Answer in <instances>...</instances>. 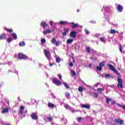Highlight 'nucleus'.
I'll return each mask as SVG.
<instances>
[{
	"label": "nucleus",
	"mask_w": 125,
	"mask_h": 125,
	"mask_svg": "<svg viewBox=\"0 0 125 125\" xmlns=\"http://www.w3.org/2000/svg\"><path fill=\"white\" fill-rule=\"evenodd\" d=\"M89 67H91V66H92L91 63H89Z\"/></svg>",
	"instance_id": "obj_54"
},
{
	"label": "nucleus",
	"mask_w": 125,
	"mask_h": 125,
	"mask_svg": "<svg viewBox=\"0 0 125 125\" xmlns=\"http://www.w3.org/2000/svg\"><path fill=\"white\" fill-rule=\"evenodd\" d=\"M112 78V76L111 75V74H106L105 75V79H110V78Z\"/></svg>",
	"instance_id": "obj_29"
},
{
	"label": "nucleus",
	"mask_w": 125,
	"mask_h": 125,
	"mask_svg": "<svg viewBox=\"0 0 125 125\" xmlns=\"http://www.w3.org/2000/svg\"><path fill=\"white\" fill-rule=\"evenodd\" d=\"M70 24H71V25H74L75 22H71Z\"/></svg>",
	"instance_id": "obj_51"
},
{
	"label": "nucleus",
	"mask_w": 125,
	"mask_h": 125,
	"mask_svg": "<svg viewBox=\"0 0 125 125\" xmlns=\"http://www.w3.org/2000/svg\"><path fill=\"white\" fill-rule=\"evenodd\" d=\"M65 97H66V98H70V93L66 92L65 93Z\"/></svg>",
	"instance_id": "obj_36"
},
{
	"label": "nucleus",
	"mask_w": 125,
	"mask_h": 125,
	"mask_svg": "<svg viewBox=\"0 0 125 125\" xmlns=\"http://www.w3.org/2000/svg\"><path fill=\"white\" fill-rule=\"evenodd\" d=\"M47 119L49 122H52V116H50L49 117H48Z\"/></svg>",
	"instance_id": "obj_37"
},
{
	"label": "nucleus",
	"mask_w": 125,
	"mask_h": 125,
	"mask_svg": "<svg viewBox=\"0 0 125 125\" xmlns=\"http://www.w3.org/2000/svg\"><path fill=\"white\" fill-rule=\"evenodd\" d=\"M18 55L20 60L28 59V57L22 53H19Z\"/></svg>",
	"instance_id": "obj_2"
},
{
	"label": "nucleus",
	"mask_w": 125,
	"mask_h": 125,
	"mask_svg": "<svg viewBox=\"0 0 125 125\" xmlns=\"http://www.w3.org/2000/svg\"><path fill=\"white\" fill-rule=\"evenodd\" d=\"M74 42V39H68L67 40L66 42L67 44H70V43H72Z\"/></svg>",
	"instance_id": "obj_21"
},
{
	"label": "nucleus",
	"mask_w": 125,
	"mask_h": 125,
	"mask_svg": "<svg viewBox=\"0 0 125 125\" xmlns=\"http://www.w3.org/2000/svg\"><path fill=\"white\" fill-rule=\"evenodd\" d=\"M85 32L87 34V35H89V31H88L87 29H85Z\"/></svg>",
	"instance_id": "obj_45"
},
{
	"label": "nucleus",
	"mask_w": 125,
	"mask_h": 125,
	"mask_svg": "<svg viewBox=\"0 0 125 125\" xmlns=\"http://www.w3.org/2000/svg\"><path fill=\"white\" fill-rule=\"evenodd\" d=\"M117 105H118V107H121V108H123V105H122V104H118Z\"/></svg>",
	"instance_id": "obj_48"
},
{
	"label": "nucleus",
	"mask_w": 125,
	"mask_h": 125,
	"mask_svg": "<svg viewBox=\"0 0 125 125\" xmlns=\"http://www.w3.org/2000/svg\"><path fill=\"white\" fill-rule=\"evenodd\" d=\"M19 46L22 47V46H25L26 45V43L24 42H21L19 43Z\"/></svg>",
	"instance_id": "obj_20"
},
{
	"label": "nucleus",
	"mask_w": 125,
	"mask_h": 125,
	"mask_svg": "<svg viewBox=\"0 0 125 125\" xmlns=\"http://www.w3.org/2000/svg\"><path fill=\"white\" fill-rule=\"evenodd\" d=\"M40 25L41 26V27H42V28H45V27L47 26V24H46V22L44 21H42Z\"/></svg>",
	"instance_id": "obj_17"
},
{
	"label": "nucleus",
	"mask_w": 125,
	"mask_h": 125,
	"mask_svg": "<svg viewBox=\"0 0 125 125\" xmlns=\"http://www.w3.org/2000/svg\"><path fill=\"white\" fill-rule=\"evenodd\" d=\"M24 109H25V107L24 106H21L20 107V111H19V113L21 115H23V113H24Z\"/></svg>",
	"instance_id": "obj_11"
},
{
	"label": "nucleus",
	"mask_w": 125,
	"mask_h": 125,
	"mask_svg": "<svg viewBox=\"0 0 125 125\" xmlns=\"http://www.w3.org/2000/svg\"><path fill=\"white\" fill-rule=\"evenodd\" d=\"M58 77L59 78L60 80H62V75H61V74H58Z\"/></svg>",
	"instance_id": "obj_43"
},
{
	"label": "nucleus",
	"mask_w": 125,
	"mask_h": 125,
	"mask_svg": "<svg viewBox=\"0 0 125 125\" xmlns=\"http://www.w3.org/2000/svg\"><path fill=\"white\" fill-rule=\"evenodd\" d=\"M45 42H46V40H45V39L42 38V39H41L42 43H45Z\"/></svg>",
	"instance_id": "obj_34"
},
{
	"label": "nucleus",
	"mask_w": 125,
	"mask_h": 125,
	"mask_svg": "<svg viewBox=\"0 0 125 125\" xmlns=\"http://www.w3.org/2000/svg\"><path fill=\"white\" fill-rule=\"evenodd\" d=\"M64 32L62 33V36H66L67 32H68L69 30L67 28H64Z\"/></svg>",
	"instance_id": "obj_23"
},
{
	"label": "nucleus",
	"mask_w": 125,
	"mask_h": 125,
	"mask_svg": "<svg viewBox=\"0 0 125 125\" xmlns=\"http://www.w3.org/2000/svg\"><path fill=\"white\" fill-rule=\"evenodd\" d=\"M78 26H79V24L78 23H76V24H73L71 28L72 29H75V28H77V27H78Z\"/></svg>",
	"instance_id": "obj_31"
},
{
	"label": "nucleus",
	"mask_w": 125,
	"mask_h": 125,
	"mask_svg": "<svg viewBox=\"0 0 125 125\" xmlns=\"http://www.w3.org/2000/svg\"><path fill=\"white\" fill-rule=\"evenodd\" d=\"M48 107H49V108H53L54 107H55V105L51 103H48Z\"/></svg>",
	"instance_id": "obj_18"
},
{
	"label": "nucleus",
	"mask_w": 125,
	"mask_h": 125,
	"mask_svg": "<svg viewBox=\"0 0 125 125\" xmlns=\"http://www.w3.org/2000/svg\"><path fill=\"white\" fill-rule=\"evenodd\" d=\"M30 117L32 120H34L35 121H38V120H39V117L38 116V113H37V112L32 113Z\"/></svg>",
	"instance_id": "obj_6"
},
{
	"label": "nucleus",
	"mask_w": 125,
	"mask_h": 125,
	"mask_svg": "<svg viewBox=\"0 0 125 125\" xmlns=\"http://www.w3.org/2000/svg\"><path fill=\"white\" fill-rule=\"evenodd\" d=\"M52 83L56 84V85H57L58 86H59L62 84L61 82H60V81L58 80L56 78H54L52 79Z\"/></svg>",
	"instance_id": "obj_3"
},
{
	"label": "nucleus",
	"mask_w": 125,
	"mask_h": 125,
	"mask_svg": "<svg viewBox=\"0 0 125 125\" xmlns=\"http://www.w3.org/2000/svg\"><path fill=\"white\" fill-rule=\"evenodd\" d=\"M107 67H108V68H109L110 70H111V71H113V72H114L115 74H116V75H117L118 77H121V74H120V73H119L118 71L116 70L115 67L113 65H112V64H107Z\"/></svg>",
	"instance_id": "obj_1"
},
{
	"label": "nucleus",
	"mask_w": 125,
	"mask_h": 125,
	"mask_svg": "<svg viewBox=\"0 0 125 125\" xmlns=\"http://www.w3.org/2000/svg\"><path fill=\"white\" fill-rule=\"evenodd\" d=\"M5 125H11V124H6Z\"/></svg>",
	"instance_id": "obj_57"
},
{
	"label": "nucleus",
	"mask_w": 125,
	"mask_h": 125,
	"mask_svg": "<svg viewBox=\"0 0 125 125\" xmlns=\"http://www.w3.org/2000/svg\"><path fill=\"white\" fill-rule=\"evenodd\" d=\"M118 84H117V87L120 88H123L124 87V85L123 84V80L120 78L117 79Z\"/></svg>",
	"instance_id": "obj_4"
},
{
	"label": "nucleus",
	"mask_w": 125,
	"mask_h": 125,
	"mask_svg": "<svg viewBox=\"0 0 125 125\" xmlns=\"http://www.w3.org/2000/svg\"><path fill=\"white\" fill-rule=\"evenodd\" d=\"M93 97L94 98H97V97H98V94L97 93H95V92H94L93 93Z\"/></svg>",
	"instance_id": "obj_28"
},
{
	"label": "nucleus",
	"mask_w": 125,
	"mask_h": 125,
	"mask_svg": "<svg viewBox=\"0 0 125 125\" xmlns=\"http://www.w3.org/2000/svg\"><path fill=\"white\" fill-rule=\"evenodd\" d=\"M69 35L72 38H76V36H77V32L75 31H73L70 33Z\"/></svg>",
	"instance_id": "obj_9"
},
{
	"label": "nucleus",
	"mask_w": 125,
	"mask_h": 125,
	"mask_svg": "<svg viewBox=\"0 0 125 125\" xmlns=\"http://www.w3.org/2000/svg\"><path fill=\"white\" fill-rule=\"evenodd\" d=\"M78 91H79V92H82L83 91V86H80L78 88Z\"/></svg>",
	"instance_id": "obj_24"
},
{
	"label": "nucleus",
	"mask_w": 125,
	"mask_h": 125,
	"mask_svg": "<svg viewBox=\"0 0 125 125\" xmlns=\"http://www.w3.org/2000/svg\"><path fill=\"white\" fill-rule=\"evenodd\" d=\"M100 40L101 42H105V38L101 37V38H100Z\"/></svg>",
	"instance_id": "obj_32"
},
{
	"label": "nucleus",
	"mask_w": 125,
	"mask_h": 125,
	"mask_svg": "<svg viewBox=\"0 0 125 125\" xmlns=\"http://www.w3.org/2000/svg\"><path fill=\"white\" fill-rule=\"evenodd\" d=\"M63 84L67 89H70V86H69V85L68 84V83H64Z\"/></svg>",
	"instance_id": "obj_25"
},
{
	"label": "nucleus",
	"mask_w": 125,
	"mask_h": 125,
	"mask_svg": "<svg viewBox=\"0 0 125 125\" xmlns=\"http://www.w3.org/2000/svg\"><path fill=\"white\" fill-rule=\"evenodd\" d=\"M97 70H98V71H102V67L101 66L100 67L97 66Z\"/></svg>",
	"instance_id": "obj_42"
},
{
	"label": "nucleus",
	"mask_w": 125,
	"mask_h": 125,
	"mask_svg": "<svg viewBox=\"0 0 125 125\" xmlns=\"http://www.w3.org/2000/svg\"><path fill=\"white\" fill-rule=\"evenodd\" d=\"M51 33H52V31H51V30L50 29L44 30L43 32V35H47V34H50Z\"/></svg>",
	"instance_id": "obj_12"
},
{
	"label": "nucleus",
	"mask_w": 125,
	"mask_h": 125,
	"mask_svg": "<svg viewBox=\"0 0 125 125\" xmlns=\"http://www.w3.org/2000/svg\"><path fill=\"white\" fill-rule=\"evenodd\" d=\"M110 101H111V99H106V104H109L110 103Z\"/></svg>",
	"instance_id": "obj_40"
},
{
	"label": "nucleus",
	"mask_w": 125,
	"mask_h": 125,
	"mask_svg": "<svg viewBox=\"0 0 125 125\" xmlns=\"http://www.w3.org/2000/svg\"><path fill=\"white\" fill-rule=\"evenodd\" d=\"M117 33V34H118V33H119V31H118V30H116V31H115V33Z\"/></svg>",
	"instance_id": "obj_53"
},
{
	"label": "nucleus",
	"mask_w": 125,
	"mask_h": 125,
	"mask_svg": "<svg viewBox=\"0 0 125 125\" xmlns=\"http://www.w3.org/2000/svg\"><path fill=\"white\" fill-rule=\"evenodd\" d=\"M53 65V63H49V66H51Z\"/></svg>",
	"instance_id": "obj_52"
},
{
	"label": "nucleus",
	"mask_w": 125,
	"mask_h": 125,
	"mask_svg": "<svg viewBox=\"0 0 125 125\" xmlns=\"http://www.w3.org/2000/svg\"><path fill=\"white\" fill-rule=\"evenodd\" d=\"M51 42H52V43L55 44V45H56V46H59V42H58L56 41V39H55V38H53L51 40Z\"/></svg>",
	"instance_id": "obj_7"
},
{
	"label": "nucleus",
	"mask_w": 125,
	"mask_h": 125,
	"mask_svg": "<svg viewBox=\"0 0 125 125\" xmlns=\"http://www.w3.org/2000/svg\"><path fill=\"white\" fill-rule=\"evenodd\" d=\"M122 108H123V109H124L125 110V105H123L122 106Z\"/></svg>",
	"instance_id": "obj_50"
},
{
	"label": "nucleus",
	"mask_w": 125,
	"mask_h": 125,
	"mask_svg": "<svg viewBox=\"0 0 125 125\" xmlns=\"http://www.w3.org/2000/svg\"><path fill=\"white\" fill-rule=\"evenodd\" d=\"M110 33L112 35H115L116 34V30L114 29H111L110 31Z\"/></svg>",
	"instance_id": "obj_27"
},
{
	"label": "nucleus",
	"mask_w": 125,
	"mask_h": 125,
	"mask_svg": "<svg viewBox=\"0 0 125 125\" xmlns=\"http://www.w3.org/2000/svg\"><path fill=\"white\" fill-rule=\"evenodd\" d=\"M92 22H93V21H91V23Z\"/></svg>",
	"instance_id": "obj_58"
},
{
	"label": "nucleus",
	"mask_w": 125,
	"mask_h": 125,
	"mask_svg": "<svg viewBox=\"0 0 125 125\" xmlns=\"http://www.w3.org/2000/svg\"><path fill=\"white\" fill-rule=\"evenodd\" d=\"M69 24H70V23H69L67 21H60V25H62L63 26H65L66 25H69Z\"/></svg>",
	"instance_id": "obj_14"
},
{
	"label": "nucleus",
	"mask_w": 125,
	"mask_h": 125,
	"mask_svg": "<svg viewBox=\"0 0 125 125\" xmlns=\"http://www.w3.org/2000/svg\"><path fill=\"white\" fill-rule=\"evenodd\" d=\"M116 124H120V125H124V121L119 119H115Z\"/></svg>",
	"instance_id": "obj_10"
},
{
	"label": "nucleus",
	"mask_w": 125,
	"mask_h": 125,
	"mask_svg": "<svg viewBox=\"0 0 125 125\" xmlns=\"http://www.w3.org/2000/svg\"><path fill=\"white\" fill-rule=\"evenodd\" d=\"M56 61L57 63H59L60 62H61V59L59 57H57L56 58Z\"/></svg>",
	"instance_id": "obj_26"
},
{
	"label": "nucleus",
	"mask_w": 125,
	"mask_h": 125,
	"mask_svg": "<svg viewBox=\"0 0 125 125\" xmlns=\"http://www.w3.org/2000/svg\"><path fill=\"white\" fill-rule=\"evenodd\" d=\"M86 50L88 53H90V48L89 47H87Z\"/></svg>",
	"instance_id": "obj_39"
},
{
	"label": "nucleus",
	"mask_w": 125,
	"mask_h": 125,
	"mask_svg": "<svg viewBox=\"0 0 125 125\" xmlns=\"http://www.w3.org/2000/svg\"><path fill=\"white\" fill-rule=\"evenodd\" d=\"M82 120H83V118H82V117H78V118L77 119V122H80V121H82Z\"/></svg>",
	"instance_id": "obj_41"
},
{
	"label": "nucleus",
	"mask_w": 125,
	"mask_h": 125,
	"mask_svg": "<svg viewBox=\"0 0 125 125\" xmlns=\"http://www.w3.org/2000/svg\"><path fill=\"white\" fill-rule=\"evenodd\" d=\"M114 104H116V102H112V103H111V104H112V105H114Z\"/></svg>",
	"instance_id": "obj_49"
},
{
	"label": "nucleus",
	"mask_w": 125,
	"mask_h": 125,
	"mask_svg": "<svg viewBox=\"0 0 125 125\" xmlns=\"http://www.w3.org/2000/svg\"><path fill=\"white\" fill-rule=\"evenodd\" d=\"M2 114H6V113H8V108H4L2 109L1 111Z\"/></svg>",
	"instance_id": "obj_16"
},
{
	"label": "nucleus",
	"mask_w": 125,
	"mask_h": 125,
	"mask_svg": "<svg viewBox=\"0 0 125 125\" xmlns=\"http://www.w3.org/2000/svg\"><path fill=\"white\" fill-rule=\"evenodd\" d=\"M12 37L14 40H17V35L16 33H12Z\"/></svg>",
	"instance_id": "obj_22"
},
{
	"label": "nucleus",
	"mask_w": 125,
	"mask_h": 125,
	"mask_svg": "<svg viewBox=\"0 0 125 125\" xmlns=\"http://www.w3.org/2000/svg\"><path fill=\"white\" fill-rule=\"evenodd\" d=\"M4 30H5L6 31V32H7L8 33H12V32H13V30H12V29H10V28H5Z\"/></svg>",
	"instance_id": "obj_19"
},
{
	"label": "nucleus",
	"mask_w": 125,
	"mask_h": 125,
	"mask_svg": "<svg viewBox=\"0 0 125 125\" xmlns=\"http://www.w3.org/2000/svg\"><path fill=\"white\" fill-rule=\"evenodd\" d=\"M18 99H20V97H18Z\"/></svg>",
	"instance_id": "obj_59"
},
{
	"label": "nucleus",
	"mask_w": 125,
	"mask_h": 125,
	"mask_svg": "<svg viewBox=\"0 0 125 125\" xmlns=\"http://www.w3.org/2000/svg\"><path fill=\"white\" fill-rule=\"evenodd\" d=\"M119 49L120 52H121V53H123V46H122L121 45H119Z\"/></svg>",
	"instance_id": "obj_33"
},
{
	"label": "nucleus",
	"mask_w": 125,
	"mask_h": 125,
	"mask_svg": "<svg viewBox=\"0 0 125 125\" xmlns=\"http://www.w3.org/2000/svg\"><path fill=\"white\" fill-rule=\"evenodd\" d=\"M98 90H99V91H103V89L102 88H98Z\"/></svg>",
	"instance_id": "obj_47"
},
{
	"label": "nucleus",
	"mask_w": 125,
	"mask_h": 125,
	"mask_svg": "<svg viewBox=\"0 0 125 125\" xmlns=\"http://www.w3.org/2000/svg\"><path fill=\"white\" fill-rule=\"evenodd\" d=\"M77 12H80V10H77Z\"/></svg>",
	"instance_id": "obj_55"
},
{
	"label": "nucleus",
	"mask_w": 125,
	"mask_h": 125,
	"mask_svg": "<svg viewBox=\"0 0 125 125\" xmlns=\"http://www.w3.org/2000/svg\"><path fill=\"white\" fill-rule=\"evenodd\" d=\"M82 108H85V109H88V110H89L90 109V105L89 104H83L82 105Z\"/></svg>",
	"instance_id": "obj_15"
},
{
	"label": "nucleus",
	"mask_w": 125,
	"mask_h": 125,
	"mask_svg": "<svg viewBox=\"0 0 125 125\" xmlns=\"http://www.w3.org/2000/svg\"><path fill=\"white\" fill-rule=\"evenodd\" d=\"M104 63H105V62H102L99 63L100 67H104Z\"/></svg>",
	"instance_id": "obj_30"
},
{
	"label": "nucleus",
	"mask_w": 125,
	"mask_h": 125,
	"mask_svg": "<svg viewBox=\"0 0 125 125\" xmlns=\"http://www.w3.org/2000/svg\"><path fill=\"white\" fill-rule=\"evenodd\" d=\"M50 26H53V21H50Z\"/></svg>",
	"instance_id": "obj_46"
},
{
	"label": "nucleus",
	"mask_w": 125,
	"mask_h": 125,
	"mask_svg": "<svg viewBox=\"0 0 125 125\" xmlns=\"http://www.w3.org/2000/svg\"><path fill=\"white\" fill-rule=\"evenodd\" d=\"M11 41H12V38H9L7 39V42H8V43H9Z\"/></svg>",
	"instance_id": "obj_38"
},
{
	"label": "nucleus",
	"mask_w": 125,
	"mask_h": 125,
	"mask_svg": "<svg viewBox=\"0 0 125 125\" xmlns=\"http://www.w3.org/2000/svg\"><path fill=\"white\" fill-rule=\"evenodd\" d=\"M117 9L119 12H122L123 10H124V7L120 4L117 5Z\"/></svg>",
	"instance_id": "obj_8"
},
{
	"label": "nucleus",
	"mask_w": 125,
	"mask_h": 125,
	"mask_svg": "<svg viewBox=\"0 0 125 125\" xmlns=\"http://www.w3.org/2000/svg\"><path fill=\"white\" fill-rule=\"evenodd\" d=\"M69 65L70 67H73V66H74V64L73 63V62H69Z\"/></svg>",
	"instance_id": "obj_44"
},
{
	"label": "nucleus",
	"mask_w": 125,
	"mask_h": 125,
	"mask_svg": "<svg viewBox=\"0 0 125 125\" xmlns=\"http://www.w3.org/2000/svg\"><path fill=\"white\" fill-rule=\"evenodd\" d=\"M6 39V34L5 33H2L0 35V40H5Z\"/></svg>",
	"instance_id": "obj_13"
},
{
	"label": "nucleus",
	"mask_w": 125,
	"mask_h": 125,
	"mask_svg": "<svg viewBox=\"0 0 125 125\" xmlns=\"http://www.w3.org/2000/svg\"><path fill=\"white\" fill-rule=\"evenodd\" d=\"M55 125V123H52V125Z\"/></svg>",
	"instance_id": "obj_56"
},
{
	"label": "nucleus",
	"mask_w": 125,
	"mask_h": 125,
	"mask_svg": "<svg viewBox=\"0 0 125 125\" xmlns=\"http://www.w3.org/2000/svg\"><path fill=\"white\" fill-rule=\"evenodd\" d=\"M44 54L48 60H50L51 56L50 52L48 50H44Z\"/></svg>",
	"instance_id": "obj_5"
},
{
	"label": "nucleus",
	"mask_w": 125,
	"mask_h": 125,
	"mask_svg": "<svg viewBox=\"0 0 125 125\" xmlns=\"http://www.w3.org/2000/svg\"><path fill=\"white\" fill-rule=\"evenodd\" d=\"M71 76H76V72L74 70H71Z\"/></svg>",
	"instance_id": "obj_35"
}]
</instances>
